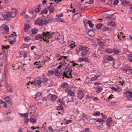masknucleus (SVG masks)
Returning a JSON list of instances; mask_svg holds the SVG:
<instances>
[{"instance_id":"nucleus-1","label":"nucleus","mask_w":132,"mask_h":132,"mask_svg":"<svg viewBox=\"0 0 132 132\" xmlns=\"http://www.w3.org/2000/svg\"><path fill=\"white\" fill-rule=\"evenodd\" d=\"M54 34V33L47 31L43 33V38H42V35L41 34H38V35L35 36V38L36 40H39L40 39L42 38L44 41L48 42L49 39L53 37V35Z\"/></svg>"},{"instance_id":"nucleus-2","label":"nucleus","mask_w":132,"mask_h":132,"mask_svg":"<svg viewBox=\"0 0 132 132\" xmlns=\"http://www.w3.org/2000/svg\"><path fill=\"white\" fill-rule=\"evenodd\" d=\"M68 95L64 96L62 98L64 102H68L73 101V97L74 96V93L72 91H69L68 93Z\"/></svg>"},{"instance_id":"nucleus-3","label":"nucleus","mask_w":132,"mask_h":132,"mask_svg":"<svg viewBox=\"0 0 132 132\" xmlns=\"http://www.w3.org/2000/svg\"><path fill=\"white\" fill-rule=\"evenodd\" d=\"M79 50L81 52L80 54L82 56H85L88 51V48L86 47H84L80 46L79 47Z\"/></svg>"},{"instance_id":"nucleus-4","label":"nucleus","mask_w":132,"mask_h":132,"mask_svg":"<svg viewBox=\"0 0 132 132\" xmlns=\"http://www.w3.org/2000/svg\"><path fill=\"white\" fill-rule=\"evenodd\" d=\"M55 39L60 43H63L64 42V36L62 34L57 33L55 37Z\"/></svg>"},{"instance_id":"nucleus-5","label":"nucleus","mask_w":132,"mask_h":132,"mask_svg":"<svg viewBox=\"0 0 132 132\" xmlns=\"http://www.w3.org/2000/svg\"><path fill=\"white\" fill-rule=\"evenodd\" d=\"M46 20H43L41 19L38 18L36 20L35 24L39 26H42L46 24Z\"/></svg>"},{"instance_id":"nucleus-6","label":"nucleus","mask_w":132,"mask_h":132,"mask_svg":"<svg viewBox=\"0 0 132 132\" xmlns=\"http://www.w3.org/2000/svg\"><path fill=\"white\" fill-rule=\"evenodd\" d=\"M121 65L120 61L118 60H115L113 61L112 66L114 68H118Z\"/></svg>"},{"instance_id":"nucleus-7","label":"nucleus","mask_w":132,"mask_h":132,"mask_svg":"<svg viewBox=\"0 0 132 132\" xmlns=\"http://www.w3.org/2000/svg\"><path fill=\"white\" fill-rule=\"evenodd\" d=\"M64 76L67 78H72V77L71 74V71L69 70L66 71L65 70L64 73Z\"/></svg>"},{"instance_id":"nucleus-8","label":"nucleus","mask_w":132,"mask_h":132,"mask_svg":"<svg viewBox=\"0 0 132 132\" xmlns=\"http://www.w3.org/2000/svg\"><path fill=\"white\" fill-rule=\"evenodd\" d=\"M42 82L40 80H37L31 82V84H32L34 86H37L38 88L41 87V84Z\"/></svg>"},{"instance_id":"nucleus-9","label":"nucleus","mask_w":132,"mask_h":132,"mask_svg":"<svg viewBox=\"0 0 132 132\" xmlns=\"http://www.w3.org/2000/svg\"><path fill=\"white\" fill-rule=\"evenodd\" d=\"M37 109V107L36 106L34 105L30 107V109L28 111V113L30 114H33Z\"/></svg>"},{"instance_id":"nucleus-10","label":"nucleus","mask_w":132,"mask_h":132,"mask_svg":"<svg viewBox=\"0 0 132 132\" xmlns=\"http://www.w3.org/2000/svg\"><path fill=\"white\" fill-rule=\"evenodd\" d=\"M126 94L127 99L129 100H131L132 98V91H126L124 93Z\"/></svg>"},{"instance_id":"nucleus-11","label":"nucleus","mask_w":132,"mask_h":132,"mask_svg":"<svg viewBox=\"0 0 132 132\" xmlns=\"http://www.w3.org/2000/svg\"><path fill=\"white\" fill-rule=\"evenodd\" d=\"M11 12H10L11 17L14 18L16 16L18 12V10L14 9H11Z\"/></svg>"},{"instance_id":"nucleus-12","label":"nucleus","mask_w":132,"mask_h":132,"mask_svg":"<svg viewBox=\"0 0 132 132\" xmlns=\"http://www.w3.org/2000/svg\"><path fill=\"white\" fill-rule=\"evenodd\" d=\"M19 114L21 116V117H25L26 118L24 121V122L25 123H27L29 122V119L28 118V114L27 113L24 114L20 113Z\"/></svg>"},{"instance_id":"nucleus-13","label":"nucleus","mask_w":132,"mask_h":132,"mask_svg":"<svg viewBox=\"0 0 132 132\" xmlns=\"http://www.w3.org/2000/svg\"><path fill=\"white\" fill-rule=\"evenodd\" d=\"M95 30V29H93L90 30L88 32V34L91 37H94L95 35V33L94 32Z\"/></svg>"},{"instance_id":"nucleus-14","label":"nucleus","mask_w":132,"mask_h":132,"mask_svg":"<svg viewBox=\"0 0 132 132\" xmlns=\"http://www.w3.org/2000/svg\"><path fill=\"white\" fill-rule=\"evenodd\" d=\"M68 44L69 47L72 49H73L74 47L76 46L75 44V42L73 41H71L69 42Z\"/></svg>"},{"instance_id":"nucleus-15","label":"nucleus","mask_w":132,"mask_h":132,"mask_svg":"<svg viewBox=\"0 0 132 132\" xmlns=\"http://www.w3.org/2000/svg\"><path fill=\"white\" fill-rule=\"evenodd\" d=\"M42 93L41 92H38L36 95L35 100L36 101H38L42 97Z\"/></svg>"},{"instance_id":"nucleus-16","label":"nucleus","mask_w":132,"mask_h":132,"mask_svg":"<svg viewBox=\"0 0 132 132\" xmlns=\"http://www.w3.org/2000/svg\"><path fill=\"white\" fill-rule=\"evenodd\" d=\"M78 61L79 62H82L83 61H84L86 62H88L89 61V60L87 57L84 58H80Z\"/></svg>"},{"instance_id":"nucleus-17","label":"nucleus","mask_w":132,"mask_h":132,"mask_svg":"<svg viewBox=\"0 0 132 132\" xmlns=\"http://www.w3.org/2000/svg\"><path fill=\"white\" fill-rule=\"evenodd\" d=\"M84 93L83 91H79L78 93V96L81 99L83 97Z\"/></svg>"},{"instance_id":"nucleus-18","label":"nucleus","mask_w":132,"mask_h":132,"mask_svg":"<svg viewBox=\"0 0 132 132\" xmlns=\"http://www.w3.org/2000/svg\"><path fill=\"white\" fill-rule=\"evenodd\" d=\"M112 121V120L111 117H109L108 118L106 122L107 125L109 126H110L111 125Z\"/></svg>"},{"instance_id":"nucleus-19","label":"nucleus","mask_w":132,"mask_h":132,"mask_svg":"<svg viewBox=\"0 0 132 132\" xmlns=\"http://www.w3.org/2000/svg\"><path fill=\"white\" fill-rule=\"evenodd\" d=\"M41 4H40L38 5V7L35 10V12L36 13H38L40 11L41 9Z\"/></svg>"},{"instance_id":"nucleus-20","label":"nucleus","mask_w":132,"mask_h":132,"mask_svg":"<svg viewBox=\"0 0 132 132\" xmlns=\"http://www.w3.org/2000/svg\"><path fill=\"white\" fill-rule=\"evenodd\" d=\"M3 28L5 32H8L9 31V28L8 27L6 24H3Z\"/></svg>"},{"instance_id":"nucleus-21","label":"nucleus","mask_w":132,"mask_h":132,"mask_svg":"<svg viewBox=\"0 0 132 132\" xmlns=\"http://www.w3.org/2000/svg\"><path fill=\"white\" fill-rule=\"evenodd\" d=\"M87 23L89 24V27L91 28H93L94 26V24L92 23V21L90 20H88Z\"/></svg>"},{"instance_id":"nucleus-22","label":"nucleus","mask_w":132,"mask_h":132,"mask_svg":"<svg viewBox=\"0 0 132 132\" xmlns=\"http://www.w3.org/2000/svg\"><path fill=\"white\" fill-rule=\"evenodd\" d=\"M131 69V68L129 67L128 66H126L125 68L123 69V70L126 72L129 71Z\"/></svg>"},{"instance_id":"nucleus-23","label":"nucleus","mask_w":132,"mask_h":132,"mask_svg":"<svg viewBox=\"0 0 132 132\" xmlns=\"http://www.w3.org/2000/svg\"><path fill=\"white\" fill-rule=\"evenodd\" d=\"M54 73L55 75L56 76L58 77H60V74L58 69H56L55 70Z\"/></svg>"},{"instance_id":"nucleus-24","label":"nucleus","mask_w":132,"mask_h":132,"mask_svg":"<svg viewBox=\"0 0 132 132\" xmlns=\"http://www.w3.org/2000/svg\"><path fill=\"white\" fill-rule=\"evenodd\" d=\"M109 18L112 19L114 20L116 18V16L113 14L109 15Z\"/></svg>"},{"instance_id":"nucleus-25","label":"nucleus","mask_w":132,"mask_h":132,"mask_svg":"<svg viewBox=\"0 0 132 132\" xmlns=\"http://www.w3.org/2000/svg\"><path fill=\"white\" fill-rule=\"evenodd\" d=\"M68 84L67 82H64L63 84H61L60 86V87L63 88H65L67 87Z\"/></svg>"},{"instance_id":"nucleus-26","label":"nucleus","mask_w":132,"mask_h":132,"mask_svg":"<svg viewBox=\"0 0 132 132\" xmlns=\"http://www.w3.org/2000/svg\"><path fill=\"white\" fill-rule=\"evenodd\" d=\"M5 15L6 16V18L7 20H9V19L11 17V15L10 14V12H7Z\"/></svg>"},{"instance_id":"nucleus-27","label":"nucleus","mask_w":132,"mask_h":132,"mask_svg":"<svg viewBox=\"0 0 132 132\" xmlns=\"http://www.w3.org/2000/svg\"><path fill=\"white\" fill-rule=\"evenodd\" d=\"M97 53L98 56L102 54L104 52V51L103 50H101L100 49H99L97 51Z\"/></svg>"},{"instance_id":"nucleus-28","label":"nucleus","mask_w":132,"mask_h":132,"mask_svg":"<svg viewBox=\"0 0 132 132\" xmlns=\"http://www.w3.org/2000/svg\"><path fill=\"white\" fill-rule=\"evenodd\" d=\"M65 61H64V62H63L62 63V64L60 65L58 67V68L60 69L61 67H63V68H64V67L65 65Z\"/></svg>"},{"instance_id":"nucleus-29","label":"nucleus","mask_w":132,"mask_h":132,"mask_svg":"<svg viewBox=\"0 0 132 132\" xmlns=\"http://www.w3.org/2000/svg\"><path fill=\"white\" fill-rule=\"evenodd\" d=\"M106 52L107 53L111 54L113 52V50L111 48H108L106 50Z\"/></svg>"},{"instance_id":"nucleus-30","label":"nucleus","mask_w":132,"mask_h":132,"mask_svg":"<svg viewBox=\"0 0 132 132\" xmlns=\"http://www.w3.org/2000/svg\"><path fill=\"white\" fill-rule=\"evenodd\" d=\"M57 98V96L55 95H53L51 96V99L52 101L54 100Z\"/></svg>"},{"instance_id":"nucleus-31","label":"nucleus","mask_w":132,"mask_h":132,"mask_svg":"<svg viewBox=\"0 0 132 132\" xmlns=\"http://www.w3.org/2000/svg\"><path fill=\"white\" fill-rule=\"evenodd\" d=\"M29 120L32 123H35L36 122L35 119L32 117H31L30 118Z\"/></svg>"},{"instance_id":"nucleus-32","label":"nucleus","mask_w":132,"mask_h":132,"mask_svg":"<svg viewBox=\"0 0 132 132\" xmlns=\"http://www.w3.org/2000/svg\"><path fill=\"white\" fill-rule=\"evenodd\" d=\"M50 59V58L49 57H46L45 59L44 60V61L42 62L41 63L42 64H44L46 62L48 61L49 60V59Z\"/></svg>"},{"instance_id":"nucleus-33","label":"nucleus","mask_w":132,"mask_h":132,"mask_svg":"<svg viewBox=\"0 0 132 132\" xmlns=\"http://www.w3.org/2000/svg\"><path fill=\"white\" fill-rule=\"evenodd\" d=\"M5 100L8 103H10L11 102V99L10 97H5Z\"/></svg>"},{"instance_id":"nucleus-34","label":"nucleus","mask_w":132,"mask_h":132,"mask_svg":"<svg viewBox=\"0 0 132 132\" xmlns=\"http://www.w3.org/2000/svg\"><path fill=\"white\" fill-rule=\"evenodd\" d=\"M48 8L50 12H53L54 10V7L53 6H49Z\"/></svg>"},{"instance_id":"nucleus-35","label":"nucleus","mask_w":132,"mask_h":132,"mask_svg":"<svg viewBox=\"0 0 132 132\" xmlns=\"http://www.w3.org/2000/svg\"><path fill=\"white\" fill-rule=\"evenodd\" d=\"M0 103L1 104H4V106L5 107H7V104L5 102L2 101V100H0Z\"/></svg>"},{"instance_id":"nucleus-36","label":"nucleus","mask_w":132,"mask_h":132,"mask_svg":"<svg viewBox=\"0 0 132 132\" xmlns=\"http://www.w3.org/2000/svg\"><path fill=\"white\" fill-rule=\"evenodd\" d=\"M113 52L115 54L117 55H118L119 52L118 50L114 48L113 50Z\"/></svg>"},{"instance_id":"nucleus-37","label":"nucleus","mask_w":132,"mask_h":132,"mask_svg":"<svg viewBox=\"0 0 132 132\" xmlns=\"http://www.w3.org/2000/svg\"><path fill=\"white\" fill-rule=\"evenodd\" d=\"M96 121L97 122H99L100 123H101L102 124L105 122L102 119H98Z\"/></svg>"},{"instance_id":"nucleus-38","label":"nucleus","mask_w":132,"mask_h":132,"mask_svg":"<svg viewBox=\"0 0 132 132\" xmlns=\"http://www.w3.org/2000/svg\"><path fill=\"white\" fill-rule=\"evenodd\" d=\"M32 32L33 34H36L37 33L38 30L36 28L33 29H32Z\"/></svg>"},{"instance_id":"nucleus-39","label":"nucleus","mask_w":132,"mask_h":132,"mask_svg":"<svg viewBox=\"0 0 132 132\" xmlns=\"http://www.w3.org/2000/svg\"><path fill=\"white\" fill-rule=\"evenodd\" d=\"M48 11L46 9L42 11L41 12L42 14H45L47 13Z\"/></svg>"},{"instance_id":"nucleus-40","label":"nucleus","mask_w":132,"mask_h":132,"mask_svg":"<svg viewBox=\"0 0 132 132\" xmlns=\"http://www.w3.org/2000/svg\"><path fill=\"white\" fill-rule=\"evenodd\" d=\"M28 46V44H24L22 45L21 47V48L23 49L25 48H27Z\"/></svg>"},{"instance_id":"nucleus-41","label":"nucleus","mask_w":132,"mask_h":132,"mask_svg":"<svg viewBox=\"0 0 132 132\" xmlns=\"http://www.w3.org/2000/svg\"><path fill=\"white\" fill-rule=\"evenodd\" d=\"M57 102L60 103L59 105L62 106L63 104H64L63 102L60 99L58 100Z\"/></svg>"},{"instance_id":"nucleus-42","label":"nucleus","mask_w":132,"mask_h":132,"mask_svg":"<svg viewBox=\"0 0 132 132\" xmlns=\"http://www.w3.org/2000/svg\"><path fill=\"white\" fill-rule=\"evenodd\" d=\"M81 15V14L80 13L75 14L73 16H77V18H79Z\"/></svg>"},{"instance_id":"nucleus-43","label":"nucleus","mask_w":132,"mask_h":132,"mask_svg":"<svg viewBox=\"0 0 132 132\" xmlns=\"http://www.w3.org/2000/svg\"><path fill=\"white\" fill-rule=\"evenodd\" d=\"M102 27V24L99 23L97 24L96 26V28L98 29L101 28Z\"/></svg>"},{"instance_id":"nucleus-44","label":"nucleus","mask_w":132,"mask_h":132,"mask_svg":"<svg viewBox=\"0 0 132 132\" xmlns=\"http://www.w3.org/2000/svg\"><path fill=\"white\" fill-rule=\"evenodd\" d=\"M128 59L130 62H132V54H129L128 57Z\"/></svg>"},{"instance_id":"nucleus-45","label":"nucleus","mask_w":132,"mask_h":132,"mask_svg":"<svg viewBox=\"0 0 132 132\" xmlns=\"http://www.w3.org/2000/svg\"><path fill=\"white\" fill-rule=\"evenodd\" d=\"M24 41L26 42H28L30 39V37L28 36H26L24 38Z\"/></svg>"},{"instance_id":"nucleus-46","label":"nucleus","mask_w":132,"mask_h":132,"mask_svg":"<svg viewBox=\"0 0 132 132\" xmlns=\"http://www.w3.org/2000/svg\"><path fill=\"white\" fill-rule=\"evenodd\" d=\"M89 79V78L88 77H87L86 80L85 81V83L86 84H87L89 83L90 80Z\"/></svg>"},{"instance_id":"nucleus-47","label":"nucleus","mask_w":132,"mask_h":132,"mask_svg":"<svg viewBox=\"0 0 132 132\" xmlns=\"http://www.w3.org/2000/svg\"><path fill=\"white\" fill-rule=\"evenodd\" d=\"M57 109L58 110H60L63 109V107L61 105H59L57 107Z\"/></svg>"},{"instance_id":"nucleus-48","label":"nucleus","mask_w":132,"mask_h":132,"mask_svg":"<svg viewBox=\"0 0 132 132\" xmlns=\"http://www.w3.org/2000/svg\"><path fill=\"white\" fill-rule=\"evenodd\" d=\"M101 76V73L99 72H98L95 75V77L98 79L99 77H100Z\"/></svg>"},{"instance_id":"nucleus-49","label":"nucleus","mask_w":132,"mask_h":132,"mask_svg":"<svg viewBox=\"0 0 132 132\" xmlns=\"http://www.w3.org/2000/svg\"><path fill=\"white\" fill-rule=\"evenodd\" d=\"M107 59L110 61H111L113 60L114 59L111 56H110L107 57Z\"/></svg>"},{"instance_id":"nucleus-50","label":"nucleus","mask_w":132,"mask_h":132,"mask_svg":"<svg viewBox=\"0 0 132 132\" xmlns=\"http://www.w3.org/2000/svg\"><path fill=\"white\" fill-rule=\"evenodd\" d=\"M100 114V113L99 111H97V112L94 113L93 115L94 116H99Z\"/></svg>"},{"instance_id":"nucleus-51","label":"nucleus","mask_w":132,"mask_h":132,"mask_svg":"<svg viewBox=\"0 0 132 132\" xmlns=\"http://www.w3.org/2000/svg\"><path fill=\"white\" fill-rule=\"evenodd\" d=\"M92 56L93 57L95 58H97L98 56L97 53H96L95 52H93L92 53Z\"/></svg>"},{"instance_id":"nucleus-52","label":"nucleus","mask_w":132,"mask_h":132,"mask_svg":"<svg viewBox=\"0 0 132 132\" xmlns=\"http://www.w3.org/2000/svg\"><path fill=\"white\" fill-rule=\"evenodd\" d=\"M109 29V28L108 27H105L102 29V31L103 32L106 31H108Z\"/></svg>"},{"instance_id":"nucleus-53","label":"nucleus","mask_w":132,"mask_h":132,"mask_svg":"<svg viewBox=\"0 0 132 132\" xmlns=\"http://www.w3.org/2000/svg\"><path fill=\"white\" fill-rule=\"evenodd\" d=\"M48 129L51 131L53 132L54 131L53 129V128L51 126H49L48 127Z\"/></svg>"},{"instance_id":"nucleus-54","label":"nucleus","mask_w":132,"mask_h":132,"mask_svg":"<svg viewBox=\"0 0 132 132\" xmlns=\"http://www.w3.org/2000/svg\"><path fill=\"white\" fill-rule=\"evenodd\" d=\"M7 20L5 15H3V17H2V19H1V20L3 21V20Z\"/></svg>"},{"instance_id":"nucleus-55","label":"nucleus","mask_w":132,"mask_h":132,"mask_svg":"<svg viewBox=\"0 0 132 132\" xmlns=\"http://www.w3.org/2000/svg\"><path fill=\"white\" fill-rule=\"evenodd\" d=\"M8 57V56L7 54L6 53H5L4 55V57L3 58L4 59H5L6 60H7V58Z\"/></svg>"},{"instance_id":"nucleus-56","label":"nucleus","mask_w":132,"mask_h":132,"mask_svg":"<svg viewBox=\"0 0 132 132\" xmlns=\"http://www.w3.org/2000/svg\"><path fill=\"white\" fill-rule=\"evenodd\" d=\"M30 28V26L29 24H26L25 26L24 29L26 30H28Z\"/></svg>"},{"instance_id":"nucleus-57","label":"nucleus","mask_w":132,"mask_h":132,"mask_svg":"<svg viewBox=\"0 0 132 132\" xmlns=\"http://www.w3.org/2000/svg\"><path fill=\"white\" fill-rule=\"evenodd\" d=\"M110 24L112 26H116V24L113 21H111L110 22Z\"/></svg>"},{"instance_id":"nucleus-58","label":"nucleus","mask_w":132,"mask_h":132,"mask_svg":"<svg viewBox=\"0 0 132 132\" xmlns=\"http://www.w3.org/2000/svg\"><path fill=\"white\" fill-rule=\"evenodd\" d=\"M108 60L105 58L103 59V60L102 62V63L103 64H105V63H108Z\"/></svg>"},{"instance_id":"nucleus-59","label":"nucleus","mask_w":132,"mask_h":132,"mask_svg":"<svg viewBox=\"0 0 132 132\" xmlns=\"http://www.w3.org/2000/svg\"><path fill=\"white\" fill-rule=\"evenodd\" d=\"M57 20L58 21H59L60 22H65V21L64 20H63V19H61V18H59L57 19Z\"/></svg>"},{"instance_id":"nucleus-60","label":"nucleus","mask_w":132,"mask_h":132,"mask_svg":"<svg viewBox=\"0 0 132 132\" xmlns=\"http://www.w3.org/2000/svg\"><path fill=\"white\" fill-rule=\"evenodd\" d=\"M116 88L117 89V91L118 90V91H121V89L120 87L118 86H116Z\"/></svg>"},{"instance_id":"nucleus-61","label":"nucleus","mask_w":132,"mask_h":132,"mask_svg":"<svg viewBox=\"0 0 132 132\" xmlns=\"http://www.w3.org/2000/svg\"><path fill=\"white\" fill-rule=\"evenodd\" d=\"M6 88L7 89V91H12V88H10L9 86H6Z\"/></svg>"},{"instance_id":"nucleus-62","label":"nucleus","mask_w":132,"mask_h":132,"mask_svg":"<svg viewBox=\"0 0 132 132\" xmlns=\"http://www.w3.org/2000/svg\"><path fill=\"white\" fill-rule=\"evenodd\" d=\"M97 79H98L94 76V77L92 78H91V80L92 81H94L97 80Z\"/></svg>"},{"instance_id":"nucleus-63","label":"nucleus","mask_w":132,"mask_h":132,"mask_svg":"<svg viewBox=\"0 0 132 132\" xmlns=\"http://www.w3.org/2000/svg\"><path fill=\"white\" fill-rule=\"evenodd\" d=\"M119 2V0H115L114 2V3L115 5H117Z\"/></svg>"},{"instance_id":"nucleus-64","label":"nucleus","mask_w":132,"mask_h":132,"mask_svg":"<svg viewBox=\"0 0 132 132\" xmlns=\"http://www.w3.org/2000/svg\"><path fill=\"white\" fill-rule=\"evenodd\" d=\"M48 72L51 75H53L54 73V72L53 70H52L49 71H48Z\"/></svg>"}]
</instances>
